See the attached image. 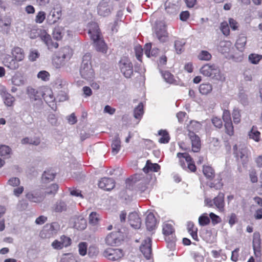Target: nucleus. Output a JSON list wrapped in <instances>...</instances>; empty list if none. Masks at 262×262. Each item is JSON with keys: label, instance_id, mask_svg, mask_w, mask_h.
I'll list each match as a JSON object with an SVG mask.
<instances>
[{"label": "nucleus", "instance_id": "obj_1", "mask_svg": "<svg viewBox=\"0 0 262 262\" xmlns=\"http://www.w3.org/2000/svg\"><path fill=\"white\" fill-rule=\"evenodd\" d=\"M11 55L7 54L3 59L4 65L12 70L17 69L19 67V62L23 61L25 58L24 50L19 47H14L11 51Z\"/></svg>", "mask_w": 262, "mask_h": 262}, {"label": "nucleus", "instance_id": "obj_2", "mask_svg": "<svg viewBox=\"0 0 262 262\" xmlns=\"http://www.w3.org/2000/svg\"><path fill=\"white\" fill-rule=\"evenodd\" d=\"M72 50L68 46L60 49L52 59L53 66L56 68H60L65 64V60L70 59L72 56Z\"/></svg>", "mask_w": 262, "mask_h": 262}, {"label": "nucleus", "instance_id": "obj_3", "mask_svg": "<svg viewBox=\"0 0 262 262\" xmlns=\"http://www.w3.org/2000/svg\"><path fill=\"white\" fill-rule=\"evenodd\" d=\"M250 152L244 144H235L233 146V155L237 161H241L243 165L246 164L249 161Z\"/></svg>", "mask_w": 262, "mask_h": 262}, {"label": "nucleus", "instance_id": "obj_4", "mask_svg": "<svg viewBox=\"0 0 262 262\" xmlns=\"http://www.w3.org/2000/svg\"><path fill=\"white\" fill-rule=\"evenodd\" d=\"M200 72L206 77H209L216 80H221L222 76L220 69L214 64L206 63L200 70Z\"/></svg>", "mask_w": 262, "mask_h": 262}, {"label": "nucleus", "instance_id": "obj_5", "mask_svg": "<svg viewBox=\"0 0 262 262\" xmlns=\"http://www.w3.org/2000/svg\"><path fill=\"white\" fill-rule=\"evenodd\" d=\"M81 77L85 79H91L94 77V71L92 69L90 55H85L83 57L80 69Z\"/></svg>", "mask_w": 262, "mask_h": 262}, {"label": "nucleus", "instance_id": "obj_6", "mask_svg": "<svg viewBox=\"0 0 262 262\" xmlns=\"http://www.w3.org/2000/svg\"><path fill=\"white\" fill-rule=\"evenodd\" d=\"M153 34L161 42H165L168 39L167 26L163 21H157L153 27Z\"/></svg>", "mask_w": 262, "mask_h": 262}, {"label": "nucleus", "instance_id": "obj_7", "mask_svg": "<svg viewBox=\"0 0 262 262\" xmlns=\"http://www.w3.org/2000/svg\"><path fill=\"white\" fill-rule=\"evenodd\" d=\"M179 159V162L180 166L186 170L188 169L191 172H195L196 170V167L193 159L187 152H178L177 155Z\"/></svg>", "mask_w": 262, "mask_h": 262}, {"label": "nucleus", "instance_id": "obj_8", "mask_svg": "<svg viewBox=\"0 0 262 262\" xmlns=\"http://www.w3.org/2000/svg\"><path fill=\"white\" fill-rule=\"evenodd\" d=\"M118 67L120 72L125 78H131L134 73L133 66L128 57H122L118 62Z\"/></svg>", "mask_w": 262, "mask_h": 262}, {"label": "nucleus", "instance_id": "obj_9", "mask_svg": "<svg viewBox=\"0 0 262 262\" xmlns=\"http://www.w3.org/2000/svg\"><path fill=\"white\" fill-rule=\"evenodd\" d=\"M123 255V250L118 248H108L103 252V256L112 261L118 260L121 259Z\"/></svg>", "mask_w": 262, "mask_h": 262}, {"label": "nucleus", "instance_id": "obj_10", "mask_svg": "<svg viewBox=\"0 0 262 262\" xmlns=\"http://www.w3.org/2000/svg\"><path fill=\"white\" fill-rule=\"evenodd\" d=\"M123 239L122 233L119 231L112 232L105 238V243L107 245L114 246L120 243Z\"/></svg>", "mask_w": 262, "mask_h": 262}, {"label": "nucleus", "instance_id": "obj_11", "mask_svg": "<svg viewBox=\"0 0 262 262\" xmlns=\"http://www.w3.org/2000/svg\"><path fill=\"white\" fill-rule=\"evenodd\" d=\"M62 16V8L60 6L54 7L48 16L47 22L52 25L56 23Z\"/></svg>", "mask_w": 262, "mask_h": 262}, {"label": "nucleus", "instance_id": "obj_12", "mask_svg": "<svg viewBox=\"0 0 262 262\" xmlns=\"http://www.w3.org/2000/svg\"><path fill=\"white\" fill-rule=\"evenodd\" d=\"M88 27V33L90 35L91 39L93 41L103 37L101 34L99 26L97 23L92 22L89 24Z\"/></svg>", "mask_w": 262, "mask_h": 262}, {"label": "nucleus", "instance_id": "obj_13", "mask_svg": "<svg viewBox=\"0 0 262 262\" xmlns=\"http://www.w3.org/2000/svg\"><path fill=\"white\" fill-rule=\"evenodd\" d=\"M140 249L144 257L147 259H150L152 254L151 239L150 237H147L145 239Z\"/></svg>", "mask_w": 262, "mask_h": 262}, {"label": "nucleus", "instance_id": "obj_14", "mask_svg": "<svg viewBox=\"0 0 262 262\" xmlns=\"http://www.w3.org/2000/svg\"><path fill=\"white\" fill-rule=\"evenodd\" d=\"M41 35V40L46 44L49 50H53L58 48V43L53 40L50 35L47 31H42Z\"/></svg>", "mask_w": 262, "mask_h": 262}, {"label": "nucleus", "instance_id": "obj_15", "mask_svg": "<svg viewBox=\"0 0 262 262\" xmlns=\"http://www.w3.org/2000/svg\"><path fill=\"white\" fill-rule=\"evenodd\" d=\"M39 92L41 96L47 103L54 102L55 99L50 87L46 86L41 88L39 89Z\"/></svg>", "mask_w": 262, "mask_h": 262}, {"label": "nucleus", "instance_id": "obj_16", "mask_svg": "<svg viewBox=\"0 0 262 262\" xmlns=\"http://www.w3.org/2000/svg\"><path fill=\"white\" fill-rule=\"evenodd\" d=\"M115 186V181L110 178H103L98 183L99 187L106 191L111 190L114 188Z\"/></svg>", "mask_w": 262, "mask_h": 262}, {"label": "nucleus", "instance_id": "obj_17", "mask_svg": "<svg viewBox=\"0 0 262 262\" xmlns=\"http://www.w3.org/2000/svg\"><path fill=\"white\" fill-rule=\"evenodd\" d=\"M188 136L191 142L192 150L193 152H199L201 149V144L199 137L193 132L189 130Z\"/></svg>", "mask_w": 262, "mask_h": 262}, {"label": "nucleus", "instance_id": "obj_18", "mask_svg": "<svg viewBox=\"0 0 262 262\" xmlns=\"http://www.w3.org/2000/svg\"><path fill=\"white\" fill-rule=\"evenodd\" d=\"M97 11L98 14L103 16H107L111 14V10L107 0H102L100 2Z\"/></svg>", "mask_w": 262, "mask_h": 262}, {"label": "nucleus", "instance_id": "obj_19", "mask_svg": "<svg viewBox=\"0 0 262 262\" xmlns=\"http://www.w3.org/2000/svg\"><path fill=\"white\" fill-rule=\"evenodd\" d=\"M253 248L256 256H259L261 254V238L258 232L253 234Z\"/></svg>", "mask_w": 262, "mask_h": 262}, {"label": "nucleus", "instance_id": "obj_20", "mask_svg": "<svg viewBox=\"0 0 262 262\" xmlns=\"http://www.w3.org/2000/svg\"><path fill=\"white\" fill-rule=\"evenodd\" d=\"M128 222L135 229H139L141 226V220L136 212L130 213L128 215Z\"/></svg>", "mask_w": 262, "mask_h": 262}, {"label": "nucleus", "instance_id": "obj_21", "mask_svg": "<svg viewBox=\"0 0 262 262\" xmlns=\"http://www.w3.org/2000/svg\"><path fill=\"white\" fill-rule=\"evenodd\" d=\"M224 193L220 192L218 195L213 199L214 205L220 211H223L224 210Z\"/></svg>", "mask_w": 262, "mask_h": 262}, {"label": "nucleus", "instance_id": "obj_22", "mask_svg": "<svg viewBox=\"0 0 262 262\" xmlns=\"http://www.w3.org/2000/svg\"><path fill=\"white\" fill-rule=\"evenodd\" d=\"M93 44L97 51L103 54L106 53L108 47L103 37L93 41Z\"/></svg>", "mask_w": 262, "mask_h": 262}, {"label": "nucleus", "instance_id": "obj_23", "mask_svg": "<svg viewBox=\"0 0 262 262\" xmlns=\"http://www.w3.org/2000/svg\"><path fill=\"white\" fill-rule=\"evenodd\" d=\"M145 224L149 231L155 229L157 225V220L153 213L150 212L146 216Z\"/></svg>", "mask_w": 262, "mask_h": 262}, {"label": "nucleus", "instance_id": "obj_24", "mask_svg": "<svg viewBox=\"0 0 262 262\" xmlns=\"http://www.w3.org/2000/svg\"><path fill=\"white\" fill-rule=\"evenodd\" d=\"M187 230L193 240L196 242L199 241L198 235V229L193 222H188L187 223Z\"/></svg>", "mask_w": 262, "mask_h": 262}, {"label": "nucleus", "instance_id": "obj_25", "mask_svg": "<svg viewBox=\"0 0 262 262\" xmlns=\"http://www.w3.org/2000/svg\"><path fill=\"white\" fill-rule=\"evenodd\" d=\"M160 169V166L157 163H152L150 160L146 161L145 167L143 168V171L147 173L150 171L158 172Z\"/></svg>", "mask_w": 262, "mask_h": 262}, {"label": "nucleus", "instance_id": "obj_26", "mask_svg": "<svg viewBox=\"0 0 262 262\" xmlns=\"http://www.w3.org/2000/svg\"><path fill=\"white\" fill-rule=\"evenodd\" d=\"M203 173L205 178L209 180H212L215 176L214 169L211 166L208 165L203 166Z\"/></svg>", "mask_w": 262, "mask_h": 262}, {"label": "nucleus", "instance_id": "obj_27", "mask_svg": "<svg viewBox=\"0 0 262 262\" xmlns=\"http://www.w3.org/2000/svg\"><path fill=\"white\" fill-rule=\"evenodd\" d=\"M232 43L230 41H221L218 47L219 51L222 54L228 53L230 52Z\"/></svg>", "mask_w": 262, "mask_h": 262}, {"label": "nucleus", "instance_id": "obj_28", "mask_svg": "<svg viewBox=\"0 0 262 262\" xmlns=\"http://www.w3.org/2000/svg\"><path fill=\"white\" fill-rule=\"evenodd\" d=\"M179 10L180 7L178 4L170 2H167L165 3V10L167 13L170 14H176Z\"/></svg>", "mask_w": 262, "mask_h": 262}, {"label": "nucleus", "instance_id": "obj_29", "mask_svg": "<svg viewBox=\"0 0 262 262\" xmlns=\"http://www.w3.org/2000/svg\"><path fill=\"white\" fill-rule=\"evenodd\" d=\"M64 33V28L61 26L56 27L52 33L53 37L56 40L62 39Z\"/></svg>", "mask_w": 262, "mask_h": 262}, {"label": "nucleus", "instance_id": "obj_30", "mask_svg": "<svg viewBox=\"0 0 262 262\" xmlns=\"http://www.w3.org/2000/svg\"><path fill=\"white\" fill-rule=\"evenodd\" d=\"M260 133L257 130V127L253 126L248 133V136L250 139L257 142L260 140Z\"/></svg>", "mask_w": 262, "mask_h": 262}, {"label": "nucleus", "instance_id": "obj_31", "mask_svg": "<svg viewBox=\"0 0 262 262\" xmlns=\"http://www.w3.org/2000/svg\"><path fill=\"white\" fill-rule=\"evenodd\" d=\"M162 232L165 236L171 235L172 237L174 233V229L171 224L165 223L163 225Z\"/></svg>", "mask_w": 262, "mask_h": 262}, {"label": "nucleus", "instance_id": "obj_32", "mask_svg": "<svg viewBox=\"0 0 262 262\" xmlns=\"http://www.w3.org/2000/svg\"><path fill=\"white\" fill-rule=\"evenodd\" d=\"M121 148V141L119 138L117 136L113 140L112 143V152L114 155H116L120 151Z\"/></svg>", "mask_w": 262, "mask_h": 262}, {"label": "nucleus", "instance_id": "obj_33", "mask_svg": "<svg viewBox=\"0 0 262 262\" xmlns=\"http://www.w3.org/2000/svg\"><path fill=\"white\" fill-rule=\"evenodd\" d=\"M86 221L83 218H77L74 222V227L79 230H83L86 227Z\"/></svg>", "mask_w": 262, "mask_h": 262}, {"label": "nucleus", "instance_id": "obj_34", "mask_svg": "<svg viewBox=\"0 0 262 262\" xmlns=\"http://www.w3.org/2000/svg\"><path fill=\"white\" fill-rule=\"evenodd\" d=\"M212 90L211 84L209 83H202L199 86V91L203 95H207Z\"/></svg>", "mask_w": 262, "mask_h": 262}, {"label": "nucleus", "instance_id": "obj_35", "mask_svg": "<svg viewBox=\"0 0 262 262\" xmlns=\"http://www.w3.org/2000/svg\"><path fill=\"white\" fill-rule=\"evenodd\" d=\"M12 154L11 149L7 145L0 146V155L4 158H9Z\"/></svg>", "mask_w": 262, "mask_h": 262}, {"label": "nucleus", "instance_id": "obj_36", "mask_svg": "<svg viewBox=\"0 0 262 262\" xmlns=\"http://www.w3.org/2000/svg\"><path fill=\"white\" fill-rule=\"evenodd\" d=\"M26 196L29 201L34 203H40L43 200V197L42 195L34 194L31 193H28Z\"/></svg>", "mask_w": 262, "mask_h": 262}, {"label": "nucleus", "instance_id": "obj_37", "mask_svg": "<svg viewBox=\"0 0 262 262\" xmlns=\"http://www.w3.org/2000/svg\"><path fill=\"white\" fill-rule=\"evenodd\" d=\"M55 173L52 169H48L44 171L42 176V179L45 182L50 181L55 178Z\"/></svg>", "mask_w": 262, "mask_h": 262}, {"label": "nucleus", "instance_id": "obj_38", "mask_svg": "<svg viewBox=\"0 0 262 262\" xmlns=\"http://www.w3.org/2000/svg\"><path fill=\"white\" fill-rule=\"evenodd\" d=\"M3 99L5 104L8 106H13L15 100V98L8 93H4Z\"/></svg>", "mask_w": 262, "mask_h": 262}, {"label": "nucleus", "instance_id": "obj_39", "mask_svg": "<svg viewBox=\"0 0 262 262\" xmlns=\"http://www.w3.org/2000/svg\"><path fill=\"white\" fill-rule=\"evenodd\" d=\"M159 134L161 136L159 139V142L160 143L165 144L168 143L170 140V137L166 130H160L159 132Z\"/></svg>", "mask_w": 262, "mask_h": 262}, {"label": "nucleus", "instance_id": "obj_40", "mask_svg": "<svg viewBox=\"0 0 262 262\" xmlns=\"http://www.w3.org/2000/svg\"><path fill=\"white\" fill-rule=\"evenodd\" d=\"M144 113L143 105L140 102L138 106L134 109V116L136 119H141Z\"/></svg>", "mask_w": 262, "mask_h": 262}, {"label": "nucleus", "instance_id": "obj_41", "mask_svg": "<svg viewBox=\"0 0 262 262\" xmlns=\"http://www.w3.org/2000/svg\"><path fill=\"white\" fill-rule=\"evenodd\" d=\"M225 133L229 136H233L234 134V127L232 121L224 123Z\"/></svg>", "mask_w": 262, "mask_h": 262}, {"label": "nucleus", "instance_id": "obj_42", "mask_svg": "<svg viewBox=\"0 0 262 262\" xmlns=\"http://www.w3.org/2000/svg\"><path fill=\"white\" fill-rule=\"evenodd\" d=\"M53 209L56 212H61L67 210V205L64 202L60 201L54 205Z\"/></svg>", "mask_w": 262, "mask_h": 262}, {"label": "nucleus", "instance_id": "obj_43", "mask_svg": "<svg viewBox=\"0 0 262 262\" xmlns=\"http://www.w3.org/2000/svg\"><path fill=\"white\" fill-rule=\"evenodd\" d=\"M246 42L247 38L246 37H239L236 41L235 46L238 50L243 51L245 48Z\"/></svg>", "mask_w": 262, "mask_h": 262}, {"label": "nucleus", "instance_id": "obj_44", "mask_svg": "<svg viewBox=\"0 0 262 262\" xmlns=\"http://www.w3.org/2000/svg\"><path fill=\"white\" fill-rule=\"evenodd\" d=\"M185 42L183 39H179L174 41V48L177 54H181L184 51Z\"/></svg>", "mask_w": 262, "mask_h": 262}, {"label": "nucleus", "instance_id": "obj_45", "mask_svg": "<svg viewBox=\"0 0 262 262\" xmlns=\"http://www.w3.org/2000/svg\"><path fill=\"white\" fill-rule=\"evenodd\" d=\"M262 59V55L260 54L251 53L248 56V59L249 61L254 64H256L259 63L260 60Z\"/></svg>", "mask_w": 262, "mask_h": 262}, {"label": "nucleus", "instance_id": "obj_46", "mask_svg": "<svg viewBox=\"0 0 262 262\" xmlns=\"http://www.w3.org/2000/svg\"><path fill=\"white\" fill-rule=\"evenodd\" d=\"M210 218L208 216L207 213H203L199 217V223L201 226H205L209 224Z\"/></svg>", "mask_w": 262, "mask_h": 262}, {"label": "nucleus", "instance_id": "obj_47", "mask_svg": "<svg viewBox=\"0 0 262 262\" xmlns=\"http://www.w3.org/2000/svg\"><path fill=\"white\" fill-rule=\"evenodd\" d=\"M232 115L234 123H239L241 120V111L238 108H234Z\"/></svg>", "mask_w": 262, "mask_h": 262}, {"label": "nucleus", "instance_id": "obj_48", "mask_svg": "<svg viewBox=\"0 0 262 262\" xmlns=\"http://www.w3.org/2000/svg\"><path fill=\"white\" fill-rule=\"evenodd\" d=\"M42 31H46L41 29H32L30 32V37L32 39H35L37 37H39L41 39V34Z\"/></svg>", "mask_w": 262, "mask_h": 262}, {"label": "nucleus", "instance_id": "obj_49", "mask_svg": "<svg viewBox=\"0 0 262 262\" xmlns=\"http://www.w3.org/2000/svg\"><path fill=\"white\" fill-rule=\"evenodd\" d=\"M198 57L201 60L208 61L211 59L212 55L209 52L203 50L200 53Z\"/></svg>", "mask_w": 262, "mask_h": 262}, {"label": "nucleus", "instance_id": "obj_50", "mask_svg": "<svg viewBox=\"0 0 262 262\" xmlns=\"http://www.w3.org/2000/svg\"><path fill=\"white\" fill-rule=\"evenodd\" d=\"M89 219L90 224L97 225L99 221V214L96 212H92L90 213Z\"/></svg>", "mask_w": 262, "mask_h": 262}, {"label": "nucleus", "instance_id": "obj_51", "mask_svg": "<svg viewBox=\"0 0 262 262\" xmlns=\"http://www.w3.org/2000/svg\"><path fill=\"white\" fill-rule=\"evenodd\" d=\"M148 181L146 180L139 183L137 188V191L140 194L145 192L148 188Z\"/></svg>", "mask_w": 262, "mask_h": 262}, {"label": "nucleus", "instance_id": "obj_52", "mask_svg": "<svg viewBox=\"0 0 262 262\" xmlns=\"http://www.w3.org/2000/svg\"><path fill=\"white\" fill-rule=\"evenodd\" d=\"M78 250L80 255L84 256L87 253L88 245L86 242H81L78 244Z\"/></svg>", "mask_w": 262, "mask_h": 262}, {"label": "nucleus", "instance_id": "obj_53", "mask_svg": "<svg viewBox=\"0 0 262 262\" xmlns=\"http://www.w3.org/2000/svg\"><path fill=\"white\" fill-rule=\"evenodd\" d=\"M50 77V73L46 71H41L37 74V78L44 81H49Z\"/></svg>", "mask_w": 262, "mask_h": 262}, {"label": "nucleus", "instance_id": "obj_54", "mask_svg": "<svg viewBox=\"0 0 262 262\" xmlns=\"http://www.w3.org/2000/svg\"><path fill=\"white\" fill-rule=\"evenodd\" d=\"M99 253V249L97 247L94 245L90 246L88 249V254L91 257H96Z\"/></svg>", "mask_w": 262, "mask_h": 262}, {"label": "nucleus", "instance_id": "obj_55", "mask_svg": "<svg viewBox=\"0 0 262 262\" xmlns=\"http://www.w3.org/2000/svg\"><path fill=\"white\" fill-rule=\"evenodd\" d=\"M135 55L137 59L142 62V58L143 56V49L140 45L135 46L134 48Z\"/></svg>", "mask_w": 262, "mask_h": 262}, {"label": "nucleus", "instance_id": "obj_56", "mask_svg": "<svg viewBox=\"0 0 262 262\" xmlns=\"http://www.w3.org/2000/svg\"><path fill=\"white\" fill-rule=\"evenodd\" d=\"M46 14L44 11H39L35 16V22L38 24H41L43 23L46 19Z\"/></svg>", "mask_w": 262, "mask_h": 262}, {"label": "nucleus", "instance_id": "obj_57", "mask_svg": "<svg viewBox=\"0 0 262 262\" xmlns=\"http://www.w3.org/2000/svg\"><path fill=\"white\" fill-rule=\"evenodd\" d=\"M60 239L63 248L67 247L71 245L72 240L69 237L63 235L60 236Z\"/></svg>", "mask_w": 262, "mask_h": 262}, {"label": "nucleus", "instance_id": "obj_58", "mask_svg": "<svg viewBox=\"0 0 262 262\" xmlns=\"http://www.w3.org/2000/svg\"><path fill=\"white\" fill-rule=\"evenodd\" d=\"M58 189V185L56 184H53L47 188L46 193L47 194H55Z\"/></svg>", "mask_w": 262, "mask_h": 262}, {"label": "nucleus", "instance_id": "obj_59", "mask_svg": "<svg viewBox=\"0 0 262 262\" xmlns=\"http://www.w3.org/2000/svg\"><path fill=\"white\" fill-rule=\"evenodd\" d=\"M220 29L224 35L227 36L230 34L229 27L226 21H224L221 23Z\"/></svg>", "mask_w": 262, "mask_h": 262}, {"label": "nucleus", "instance_id": "obj_60", "mask_svg": "<svg viewBox=\"0 0 262 262\" xmlns=\"http://www.w3.org/2000/svg\"><path fill=\"white\" fill-rule=\"evenodd\" d=\"M52 230L43 228L39 233V236L42 238H49L52 236Z\"/></svg>", "mask_w": 262, "mask_h": 262}, {"label": "nucleus", "instance_id": "obj_61", "mask_svg": "<svg viewBox=\"0 0 262 262\" xmlns=\"http://www.w3.org/2000/svg\"><path fill=\"white\" fill-rule=\"evenodd\" d=\"M209 218L213 225H216L222 221L221 218L213 212H211L209 214Z\"/></svg>", "mask_w": 262, "mask_h": 262}, {"label": "nucleus", "instance_id": "obj_62", "mask_svg": "<svg viewBox=\"0 0 262 262\" xmlns=\"http://www.w3.org/2000/svg\"><path fill=\"white\" fill-rule=\"evenodd\" d=\"M60 262H77L75 256L71 254H67L63 257Z\"/></svg>", "mask_w": 262, "mask_h": 262}, {"label": "nucleus", "instance_id": "obj_63", "mask_svg": "<svg viewBox=\"0 0 262 262\" xmlns=\"http://www.w3.org/2000/svg\"><path fill=\"white\" fill-rule=\"evenodd\" d=\"M163 77L165 81L169 83H172L174 81L173 75L168 71H165L163 73Z\"/></svg>", "mask_w": 262, "mask_h": 262}, {"label": "nucleus", "instance_id": "obj_64", "mask_svg": "<svg viewBox=\"0 0 262 262\" xmlns=\"http://www.w3.org/2000/svg\"><path fill=\"white\" fill-rule=\"evenodd\" d=\"M213 125L218 128H221L223 126V122L221 118L217 117H213L211 119Z\"/></svg>", "mask_w": 262, "mask_h": 262}]
</instances>
